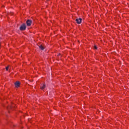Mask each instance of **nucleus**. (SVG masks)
<instances>
[{
	"instance_id": "obj_1",
	"label": "nucleus",
	"mask_w": 129,
	"mask_h": 129,
	"mask_svg": "<svg viewBox=\"0 0 129 129\" xmlns=\"http://www.w3.org/2000/svg\"><path fill=\"white\" fill-rule=\"evenodd\" d=\"M20 31H25L26 29H27V26H26V24H23L20 27Z\"/></svg>"
},
{
	"instance_id": "obj_2",
	"label": "nucleus",
	"mask_w": 129,
	"mask_h": 129,
	"mask_svg": "<svg viewBox=\"0 0 129 129\" xmlns=\"http://www.w3.org/2000/svg\"><path fill=\"white\" fill-rule=\"evenodd\" d=\"M26 24L28 27H30V26H31V25L32 24V20L30 19L27 20L26 21Z\"/></svg>"
},
{
	"instance_id": "obj_3",
	"label": "nucleus",
	"mask_w": 129,
	"mask_h": 129,
	"mask_svg": "<svg viewBox=\"0 0 129 129\" xmlns=\"http://www.w3.org/2000/svg\"><path fill=\"white\" fill-rule=\"evenodd\" d=\"M76 22H77V23L79 24H81V22H82V19L77 18L76 19Z\"/></svg>"
},
{
	"instance_id": "obj_4",
	"label": "nucleus",
	"mask_w": 129,
	"mask_h": 129,
	"mask_svg": "<svg viewBox=\"0 0 129 129\" xmlns=\"http://www.w3.org/2000/svg\"><path fill=\"white\" fill-rule=\"evenodd\" d=\"M15 87H20V86L21 85V83L19 81L16 82L15 83Z\"/></svg>"
},
{
	"instance_id": "obj_5",
	"label": "nucleus",
	"mask_w": 129,
	"mask_h": 129,
	"mask_svg": "<svg viewBox=\"0 0 129 129\" xmlns=\"http://www.w3.org/2000/svg\"><path fill=\"white\" fill-rule=\"evenodd\" d=\"M40 88L42 90H43V89H45V88H46V84H43V85H41Z\"/></svg>"
},
{
	"instance_id": "obj_6",
	"label": "nucleus",
	"mask_w": 129,
	"mask_h": 129,
	"mask_svg": "<svg viewBox=\"0 0 129 129\" xmlns=\"http://www.w3.org/2000/svg\"><path fill=\"white\" fill-rule=\"evenodd\" d=\"M39 48L40 49V50H44L45 49V47L44 46L40 45L39 46Z\"/></svg>"
},
{
	"instance_id": "obj_7",
	"label": "nucleus",
	"mask_w": 129,
	"mask_h": 129,
	"mask_svg": "<svg viewBox=\"0 0 129 129\" xmlns=\"http://www.w3.org/2000/svg\"><path fill=\"white\" fill-rule=\"evenodd\" d=\"M94 49H95V50H97V46L96 45H94Z\"/></svg>"
},
{
	"instance_id": "obj_8",
	"label": "nucleus",
	"mask_w": 129,
	"mask_h": 129,
	"mask_svg": "<svg viewBox=\"0 0 129 129\" xmlns=\"http://www.w3.org/2000/svg\"><path fill=\"white\" fill-rule=\"evenodd\" d=\"M12 107H14V105L11 106L9 108H7L8 109H10V108H12Z\"/></svg>"
},
{
	"instance_id": "obj_9",
	"label": "nucleus",
	"mask_w": 129,
	"mask_h": 129,
	"mask_svg": "<svg viewBox=\"0 0 129 129\" xmlns=\"http://www.w3.org/2000/svg\"><path fill=\"white\" fill-rule=\"evenodd\" d=\"M6 70H7V71L9 70V66L6 68Z\"/></svg>"
},
{
	"instance_id": "obj_10",
	"label": "nucleus",
	"mask_w": 129,
	"mask_h": 129,
	"mask_svg": "<svg viewBox=\"0 0 129 129\" xmlns=\"http://www.w3.org/2000/svg\"><path fill=\"white\" fill-rule=\"evenodd\" d=\"M60 55H61V54L58 53V54H57V56H60Z\"/></svg>"
}]
</instances>
